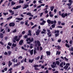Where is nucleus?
Segmentation results:
<instances>
[{"mask_svg": "<svg viewBox=\"0 0 73 73\" xmlns=\"http://www.w3.org/2000/svg\"><path fill=\"white\" fill-rule=\"evenodd\" d=\"M59 16H61L63 18H65V17L68 16V14L67 13H66L65 14L62 13L61 14V12L60 11H59Z\"/></svg>", "mask_w": 73, "mask_h": 73, "instance_id": "1", "label": "nucleus"}, {"mask_svg": "<svg viewBox=\"0 0 73 73\" xmlns=\"http://www.w3.org/2000/svg\"><path fill=\"white\" fill-rule=\"evenodd\" d=\"M46 31L48 32L47 33V35L48 36V37H51L52 36V34L51 33V32L50 31V30L48 29H46Z\"/></svg>", "mask_w": 73, "mask_h": 73, "instance_id": "2", "label": "nucleus"}, {"mask_svg": "<svg viewBox=\"0 0 73 73\" xmlns=\"http://www.w3.org/2000/svg\"><path fill=\"white\" fill-rule=\"evenodd\" d=\"M33 40H34V39L33 38H32L31 39V38H28L26 39V41L27 42H28V41H29L31 42H32L33 41Z\"/></svg>", "mask_w": 73, "mask_h": 73, "instance_id": "3", "label": "nucleus"}, {"mask_svg": "<svg viewBox=\"0 0 73 73\" xmlns=\"http://www.w3.org/2000/svg\"><path fill=\"white\" fill-rule=\"evenodd\" d=\"M34 67L35 68L34 69L35 70H40L39 69L37 68L38 67V64H35V65H34Z\"/></svg>", "mask_w": 73, "mask_h": 73, "instance_id": "4", "label": "nucleus"}, {"mask_svg": "<svg viewBox=\"0 0 73 73\" xmlns=\"http://www.w3.org/2000/svg\"><path fill=\"white\" fill-rule=\"evenodd\" d=\"M9 27H14L15 25V24L14 23H11L9 24Z\"/></svg>", "mask_w": 73, "mask_h": 73, "instance_id": "5", "label": "nucleus"}, {"mask_svg": "<svg viewBox=\"0 0 73 73\" xmlns=\"http://www.w3.org/2000/svg\"><path fill=\"white\" fill-rule=\"evenodd\" d=\"M28 33L27 34V36H32V34L31 33V31L29 30L28 31Z\"/></svg>", "mask_w": 73, "mask_h": 73, "instance_id": "6", "label": "nucleus"}, {"mask_svg": "<svg viewBox=\"0 0 73 73\" xmlns=\"http://www.w3.org/2000/svg\"><path fill=\"white\" fill-rule=\"evenodd\" d=\"M27 15L28 16H31V17H33V15H32V14H31V13L30 12L28 13H27Z\"/></svg>", "mask_w": 73, "mask_h": 73, "instance_id": "7", "label": "nucleus"}, {"mask_svg": "<svg viewBox=\"0 0 73 73\" xmlns=\"http://www.w3.org/2000/svg\"><path fill=\"white\" fill-rule=\"evenodd\" d=\"M24 5L25 6L23 7V9H26V8H27V7H29V5H26V4H25Z\"/></svg>", "mask_w": 73, "mask_h": 73, "instance_id": "8", "label": "nucleus"}, {"mask_svg": "<svg viewBox=\"0 0 73 73\" xmlns=\"http://www.w3.org/2000/svg\"><path fill=\"white\" fill-rule=\"evenodd\" d=\"M23 42L24 40H21L19 42V45H21L22 44H23Z\"/></svg>", "mask_w": 73, "mask_h": 73, "instance_id": "9", "label": "nucleus"}, {"mask_svg": "<svg viewBox=\"0 0 73 73\" xmlns=\"http://www.w3.org/2000/svg\"><path fill=\"white\" fill-rule=\"evenodd\" d=\"M55 48H57V49H58V50H59L61 49V47L59 45L58 46H55Z\"/></svg>", "mask_w": 73, "mask_h": 73, "instance_id": "10", "label": "nucleus"}, {"mask_svg": "<svg viewBox=\"0 0 73 73\" xmlns=\"http://www.w3.org/2000/svg\"><path fill=\"white\" fill-rule=\"evenodd\" d=\"M3 37H4V36L3 35V34L2 33H1L0 34V38H3Z\"/></svg>", "mask_w": 73, "mask_h": 73, "instance_id": "11", "label": "nucleus"}, {"mask_svg": "<svg viewBox=\"0 0 73 73\" xmlns=\"http://www.w3.org/2000/svg\"><path fill=\"white\" fill-rule=\"evenodd\" d=\"M12 63L11 62V61H9L8 64V66L9 67H10V66H11L12 65Z\"/></svg>", "mask_w": 73, "mask_h": 73, "instance_id": "12", "label": "nucleus"}, {"mask_svg": "<svg viewBox=\"0 0 73 73\" xmlns=\"http://www.w3.org/2000/svg\"><path fill=\"white\" fill-rule=\"evenodd\" d=\"M30 54L32 56V55L33 54V49L32 50L30 51Z\"/></svg>", "mask_w": 73, "mask_h": 73, "instance_id": "13", "label": "nucleus"}, {"mask_svg": "<svg viewBox=\"0 0 73 73\" xmlns=\"http://www.w3.org/2000/svg\"><path fill=\"white\" fill-rule=\"evenodd\" d=\"M46 52L47 54V56H50V51H46Z\"/></svg>", "mask_w": 73, "mask_h": 73, "instance_id": "14", "label": "nucleus"}, {"mask_svg": "<svg viewBox=\"0 0 73 73\" xmlns=\"http://www.w3.org/2000/svg\"><path fill=\"white\" fill-rule=\"evenodd\" d=\"M39 34H40V31L39 30H37V31L36 32V35L38 36V35H39Z\"/></svg>", "mask_w": 73, "mask_h": 73, "instance_id": "15", "label": "nucleus"}, {"mask_svg": "<svg viewBox=\"0 0 73 73\" xmlns=\"http://www.w3.org/2000/svg\"><path fill=\"white\" fill-rule=\"evenodd\" d=\"M61 67V68H63V62H62L59 65Z\"/></svg>", "mask_w": 73, "mask_h": 73, "instance_id": "16", "label": "nucleus"}, {"mask_svg": "<svg viewBox=\"0 0 73 73\" xmlns=\"http://www.w3.org/2000/svg\"><path fill=\"white\" fill-rule=\"evenodd\" d=\"M60 32V31L59 30H55L54 31V33H59Z\"/></svg>", "mask_w": 73, "mask_h": 73, "instance_id": "17", "label": "nucleus"}, {"mask_svg": "<svg viewBox=\"0 0 73 73\" xmlns=\"http://www.w3.org/2000/svg\"><path fill=\"white\" fill-rule=\"evenodd\" d=\"M60 54H61V52H58V51H56V55H57V54L59 55Z\"/></svg>", "mask_w": 73, "mask_h": 73, "instance_id": "18", "label": "nucleus"}, {"mask_svg": "<svg viewBox=\"0 0 73 73\" xmlns=\"http://www.w3.org/2000/svg\"><path fill=\"white\" fill-rule=\"evenodd\" d=\"M54 6H51L50 7V9L51 11H53V9H54Z\"/></svg>", "mask_w": 73, "mask_h": 73, "instance_id": "19", "label": "nucleus"}, {"mask_svg": "<svg viewBox=\"0 0 73 73\" xmlns=\"http://www.w3.org/2000/svg\"><path fill=\"white\" fill-rule=\"evenodd\" d=\"M47 22L48 24H50L51 23V21L50 20H47Z\"/></svg>", "mask_w": 73, "mask_h": 73, "instance_id": "20", "label": "nucleus"}, {"mask_svg": "<svg viewBox=\"0 0 73 73\" xmlns=\"http://www.w3.org/2000/svg\"><path fill=\"white\" fill-rule=\"evenodd\" d=\"M68 67H69L68 66H65L64 67V68L65 69V70H67L68 68Z\"/></svg>", "mask_w": 73, "mask_h": 73, "instance_id": "21", "label": "nucleus"}, {"mask_svg": "<svg viewBox=\"0 0 73 73\" xmlns=\"http://www.w3.org/2000/svg\"><path fill=\"white\" fill-rule=\"evenodd\" d=\"M8 56H10V55L12 54V52L10 51H8Z\"/></svg>", "mask_w": 73, "mask_h": 73, "instance_id": "22", "label": "nucleus"}, {"mask_svg": "<svg viewBox=\"0 0 73 73\" xmlns=\"http://www.w3.org/2000/svg\"><path fill=\"white\" fill-rule=\"evenodd\" d=\"M40 56H38L37 57L35 58V60H38L39 59H40Z\"/></svg>", "mask_w": 73, "mask_h": 73, "instance_id": "23", "label": "nucleus"}, {"mask_svg": "<svg viewBox=\"0 0 73 73\" xmlns=\"http://www.w3.org/2000/svg\"><path fill=\"white\" fill-rule=\"evenodd\" d=\"M33 59H32L31 60V59H29V62H31V63H32L33 62Z\"/></svg>", "mask_w": 73, "mask_h": 73, "instance_id": "24", "label": "nucleus"}, {"mask_svg": "<svg viewBox=\"0 0 73 73\" xmlns=\"http://www.w3.org/2000/svg\"><path fill=\"white\" fill-rule=\"evenodd\" d=\"M56 64L57 65H60V62L58 61H56Z\"/></svg>", "mask_w": 73, "mask_h": 73, "instance_id": "25", "label": "nucleus"}, {"mask_svg": "<svg viewBox=\"0 0 73 73\" xmlns=\"http://www.w3.org/2000/svg\"><path fill=\"white\" fill-rule=\"evenodd\" d=\"M20 65V62L17 63L16 64V66H19V65Z\"/></svg>", "mask_w": 73, "mask_h": 73, "instance_id": "26", "label": "nucleus"}, {"mask_svg": "<svg viewBox=\"0 0 73 73\" xmlns=\"http://www.w3.org/2000/svg\"><path fill=\"white\" fill-rule=\"evenodd\" d=\"M55 26H56V25H55V24H54L53 25H51V27L52 28H55Z\"/></svg>", "mask_w": 73, "mask_h": 73, "instance_id": "27", "label": "nucleus"}, {"mask_svg": "<svg viewBox=\"0 0 73 73\" xmlns=\"http://www.w3.org/2000/svg\"><path fill=\"white\" fill-rule=\"evenodd\" d=\"M65 45H66V47H67V48H70V46L68 45V44L67 43H66Z\"/></svg>", "mask_w": 73, "mask_h": 73, "instance_id": "28", "label": "nucleus"}, {"mask_svg": "<svg viewBox=\"0 0 73 73\" xmlns=\"http://www.w3.org/2000/svg\"><path fill=\"white\" fill-rule=\"evenodd\" d=\"M11 5H13L16 4V3L14 2L13 1H12L11 2Z\"/></svg>", "mask_w": 73, "mask_h": 73, "instance_id": "29", "label": "nucleus"}, {"mask_svg": "<svg viewBox=\"0 0 73 73\" xmlns=\"http://www.w3.org/2000/svg\"><path fill=\"white\" fill-rule=\"evenodd\" d=\"M12 43H10V42L8 43V45L9 46H12Z\"/></svg>", "mask_w": 73, "mask_h": 73, "instance_id": "30", "label": "nucleus"}, {"mask_svg": "<svg viewBox=\"0 0 73 73\" xmlns=\"http://www.w3.org/2000/svg\"><path fill=\"white\" fill-rule=\"evenodd\" d=\"M55 37H58V36H59V33H57L55 34Z\"/></svg>", "mask_w": 73, "mask_h": 73, "instance_id": "31", "label": "nucleus"}, {"mask_svg": "<svg viewBox=\"0 0 73 73\" xmlns=\"http://www.w3.org/2000/svg\"><path fill=\"white\" fill-rule=\"evenodd\" d=\"M12 46L13 47H16V44H15L13 43L12 44Z\"/></svg>", "mask_w": 73, "mask_h": 73, "instance_id": "32", "label": "nucleus"}, {"mask_svg": "<svg viewBox=\"0 0 73 73\" xmlns=\"http://www.w3.org/2000/svg\"><path fill=\"white\" fill-rule=\"evenodd\" d=\"M18 38V36H14V40H16L17 38Z\"/></svg>", "mask_w": 73, "mask_h": 73, "instance_id": "33", "label": "nucleus"}, {"mask_svg": "<svg viewBox=\"0 0 73 73\" xmlns=\"http://www.w3.org/2000/svg\"><path fill=\"white\" fill-rule=\"evenodd\" d=\"M13 17L12 16H11V17H9V18H8L7 19V20H9V19H12V18Z\"/></svg>", "mask_w": 73, "mask_h": 73, "instance_id": "34", "label": "nucleus"}, {"mask_svg": "<svg viewBox=\"0 0 73 73\" xmlns=\"http://www.w3.org/2000/svg\"><path fill=\"white\" fill-rule=\"evenodd\" d=\"M21 5L17 6V9H18V8H21Z\"/></svg>", "mask_w": 73, "mask_h": 73, "instance_id": "35", "label": "nucleus"}, {"mask_svg": "<svg viewBox=\"0 0 73 73\" xmlns=\"http://www.w3.org/2000/svg\"><path fill=\"white\" fill-rule=\"evenodd\" d=\"M37 27V25H35L34 26H33L32 28L31 29H33L34 28H35V27Z\"/></svg>", "mask_w": 73, "mask_h": 73, "instance_id": "36", "label": "nucleus"}, {"mask_svg": "<svg viewBox=\"0 0 73 73\" xmlns=\"http://www.w3.org/2000/svg\"><path fill=\"white\" fill-rule=\"evenodd\" d=\"M3 14L5 16H6L7 15H8V13L7 12L6 13H3Z\"/></svg>", "mask_w": 73, "mask_h": 73, "instance_id": "37", "label": "nucleus"}, {"mask_svg": "<svg viewBox=\"0 0 73 73\" xmlns=\"http://www.w3.org/2000/svg\"><path fill=\"white\" fill-rule=\"evenodd\" d=\"M68 2L69 3H70L71 4H72V3H73V1H72V0H69Z\"/></svg>", "mask_w": 73, "mask_h": 73, "instance_id": "38", "label": "nucleus"}, {"mask_svg": "<svg viewBox=\"0 0 73 73\" xmlns=\"http://www.w3.org/2000/svg\"><path fill=\"white\" fill-rule=\"evenodd\" d=\"M51 66L52 68H54L56 67V66L54 65H51Z\"/></svg>", "mask_w": 73, "mask_h": 73, "instance_id": "39", "label": "nucleus"}, {"mask_svg": "<svg viewBox=\"0 0 73 73\" xmlns=\"http://www.w3.org/2000/svg\"><path fill=\"white\" fill-rule=\"evenodd\" d=\"M18 38H21V37L22 36H23V35H22V34H20V35H19Z\"/></svg>", "mask_w": 73, "mask_h": 73, "instance_id": "40", "label": "nucleus"}, {"mask_svg": "<svg viewBox=\"0 0 73 73\" xmlns=\"http://www.w3.org/2000/svg\"><path fill=\"white\" fill-rule=\"evenodd\" d=\"M67 5H68V7H70V5H72V3H68Z\"/></svg>", "mask_w": 73, "mask_h": 73, "instance_id": "41", "label": "nucleus"}, {"mask_svg": "<svg viewBox=\"0 0 73 73\" xmlns=\"http://www.w3.org/2000/svg\"><path fill=\"white\" fill-rule=\"evenodd\" d=\"M7 49H10L11 47H10V46H7Z\"/></svg>", "mask_w": 73, "mask_h": 73, "instance_id": "42", "label": "nucleus"}, {"mask_svg": "<svg viewBox=\"0 0 73 73\" xmlns=\"http://www.w3.org/2000/svg\"><path fill=\"white\" fill-rule=\"evenodd\" d=\"M19 3H24V1H20L19 2Z\"/></svg>", "mask_w": 73, "mask_h": 73, "instance_id": "43", "label": "nucleus"}, {"mask_svg": "<svg viewBox=\"0 0 73 73\" xmlns=\"http://www.w3.org/2000/svg\"><path fill=\"white\" fill-rule=\"evenodd\" d=\"M20 39V38H18L17 39L15 40L16 41L18 42L19 41V40Z\"/></svg>", "mask_w": 73, "mask_h": 73, "instance_id": "44", "label": "nucleus"}, {"mask_svg": "<svg viewBox=\"0 0 73 73\" xmlns=\"http://www.w3.org/2000/svg\"><path fill=\"white\" fill-rule=\"evenodd\" d=\"M23 24H24V22L21 21L20 23L21 25H23Z\"/></svg>", "mask_w": 73, "mask_h": 73, "instance_id": "45", "label": "nucleus"}, {"mask_svg": "<svg viewBox=\"0 0 73 73\" xmlns=\"http://www.w3.org/2000/svg\"><path fill=\"white\" fill-rule=\"evenodd\" d=\"M9 12L10 13H13V12H14L12 11V10H9Z\"/></svg>", "mask_w": 73, "mask_h": 73, "instance_id": "46", "label": "nucleus"}, {"mask_svg": "<svg viewBox=\"0 0 73 73\" xmlns=\"http://www.w3.org/2000/svg\"><path fill=\"white\" fill-rule=\"evenodd\" d=\"M0 44H1V45H4V43L2 41H0Z\"/></svg>", "mask_w": 73, "mask_h": 73, "instance_id": "47", "label": "nucleus"}, {"mask_svg": "<svg viewBox=\"0 0 73 73\" xmlns=\"http://www.w3.org/2000/svg\"><path fill=\"white\" fill-rule=\"evenodd\" d=\"M57 28H62V27L61 26H58L57 27Z\"/></svg>", "mask_w": 73, "mask_h": 73, "instance_id": "48", "label": "nucleus"}, {"mask_svg": "<svg viewBox=\"0 0 73 73\" xmlns=\"http://www.w3.org/2000/svg\"><path fill=\"white\" fill-rule=\"evenodd\" d=\"M17 31V30L16 29H15L14 31H13V33H15V32H16V31Z\"/></svg>", "mask_w": 73, "mask_h": 73, "instance_id": "49", "label": "nucleus"}, {"mask_svg": "<svg viewBox=\"0 0 73 73\" xmlns=\"http://www.w3.org/2000/svg\"><path fill=\"white\" fill-rule=\"evenodd\" d=\"M7 69L8 68H7V67H5L4 68V70H5V71H7Z\"/></svg>", "mask_w": 73, "mask_h": 73, "instance_id": "50", "label": "nucleus"}, {"mask_svg": "<svg viewBox=\"0 0 73 73\" xmlns=\"http://www.w3.org/2000/svg\"><path fill=\"white\" fill-rule=\"evenodd\" d=\"M25 32L24 31H23L22 32V35H24V34H25Z\"/></svg>", "mask_w": 73, "mask_h": 73, "instance_id": "51", "label": "nucleus"}, {"mask_svg": "<svg viewBox=\"0 0 73 73\" xmlns=\"http://www.w3.org/2000/svg\"><path fill=\"white\" fill-rule=\"evenodd\" d=\"M61 39L58 40V42H61Z\"/></svg>", "mask_w": 73, "mask_h": 73, "instance_id": "52", "label": "nucleus"}, {"mask_svg": "<svg viewBox=\"0 0 73 73\" xmlns=\"http://www.w3.org/2000/svg\"><path fill=\"white\" fill-rule=\"evenodd\" d=\"M16 20H19V21H20V18H16Z\"/></svg>", "mask_w": 73, "mask_h": 73, "instance_id": "53", "label": "nucleus"}, {"mask_svg": "<svg viewBox=\"0 0 73 73\" xmlns=\"http://www.w3.org/2000/svg\"><path fill=\"white\" fill-rule=\"evenodd\" d=\"M40 50H42V47L40 46Z\"/></svg>", "mask_w": 73, "mask_h": 73, "instance_id": "54", "label": "nucleus"}, {"mask_svg": "<svg viewBox=\"0 0 73 73\" xmlns=\"http://www.w3.org/2000/svg\"><path fill=\"white\" fill-rule=\"evenodd\" d=\"M64 58L65 60H66V61H68V59L66 58V57H64Z\"/></svg>", "mask_w": 73, "mask_h": 73, "instance_id": "55", "label": "nucleus"}, {"mask_svg": "<svg viewBox=\"0 0 73 73\" xmlns=\"http://www.w3.org/2000/svg\"><path fill=\"white\" fill-rule=\"evenodd\" d=\"M36 43L38 44L40 43V41L39 40H37L36 41Z\"/></svg>", "mask_w": 73, "mask_h": 73, "instance_id": "56", "label": "nucleus"}, {"mask_svg": "<svg viewBox=\"0 0 73 73\" xmlns=\"http://www.w3.org/2000/svg\"><path fill=\"white\" fill-rule=\"evenodd\" d=\"M61 22L60 21H58V25H60V24H61Z\"/></svg>", "mask_w": 73, "mask_h": 73, "instance_id": "57", "label": "nucleus"}, {"mask_svg": "<svg viewBox=\"0 0 73 73\" xmlns=\"http://www.w3.org/2000/svg\"><path fill=\"white\" fill-rule=\"evenodd\" d=\"M20 58H21V59H22V58H23V57L21 56H20V57H18V59H20Z\"/></svg>", "mask_w": 73, "mask_h": 73, "instance_id": "58", "label": "nucleus"}, {"mask_svg": "<svg viewBox=\"0 0 73 73\" xmlns=\"http://www.w3.org/2000/svg\"><path fill=\"white\" fill-rule=\"evenodd\" d=\"M4 54L5 55H8V53H7V52H5V53H4Z\"/></svg>", "mask_w": 73, "mask_h": 73, "instance_id": "59", "label": "nucleus"}, {"mask_svg": "<svg viewBox=\"0 0 73 73\" xmlns=\"http://www.w3.org/2000/svg\"><path fill=\"white\" fill-rule=\"evenodd\" d=\"M43 15V13H41L40 15V17H42V16Z\"/></svg>", "mask_w": 73, "mask_h": 73, "instance_id": "60", "label": "nucleus"}, {"mask_svg": "<svg viewBox=\"0 0 73 73\" xmlns=\"http://www.w3.org/2000/svg\"><path fill=\"white\" fill-rule=\"evenodd\" d=\"M36 52H36V51H35V50H34V54H35L36 53Z\"/></svg>", "mask_w": 73, "mask_h": 73, "instance_id": "61", "label": "nucleus"}, {"mask_svg": "<svg viewBox=\"0 0 73 73\" xmlns=\"http://www.w3.org/2000/svg\"><path fill=\"white\" fill-rule=\"evenodd\" d=\"M24 38H28V36H27V35H25L24 36Z\"/></svg>", "mask_w": 73, "mask_h": 73, "instance_id": "62", "label": "nucleus"}, {"mask_svg": "<svg viewBox=\"0 0 73 73\" xmlns=\"http://www.w3.org/2000/svg\"><path fill=\"white\" fill-rule=\"evenodd\" d=\"M15 58H14V59H13L12 60V61H13V62L15 63Z\"/></svg>", "mask_w": 73, "mask_h": 73, "instance_id": "63", "label": "nucleus"}, {"mask_svg": "<svg viewBox=\"0 0 73 73\" xmlns=\"http://www.w3.org/2000/svg\"><path fill=\"white\" fill-rule=\"evenodd\" d=\"M71 51H73V47H71Z\"/></svg>", "mask_w": 73, "mask_h": 73, "instance_id": "64", "label": "nucleus"}]
</instances>
